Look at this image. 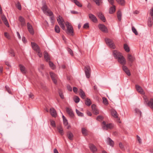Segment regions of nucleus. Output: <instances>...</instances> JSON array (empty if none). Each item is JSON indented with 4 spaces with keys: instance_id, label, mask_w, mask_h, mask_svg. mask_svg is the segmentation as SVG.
<instances>
[{
    "instance_id": "nucleus-1",
    "label": "nucleus",
    "mask_w": 153,
    "mask_h": 153,
    "mask_svg": "<svg viewBox=\"0 0 153 153\" xmlns=\"http://www.w3.org/2000/svg\"><path fill=\"white\" fill-rule=\"evenodd\" d=\"M113 55L115 58L117 59L119 62L121 64L123 65H126V59L120 52L116 50H114L113 51Z\"/></svg>"
},
{
    "instance_id": "nucleus-2",
    "label": "nucleus",
    "mask_w": 153,
    "mask_h": 153,
    "mask_svg": "<svg viewBox=\"0 0 153 153\" xmlns=\"http://www.w3.org/2000/svg\"><path fill=\"white\" fill-rule=\"evenodd\" d=\"M42 9L44 13L46 15L50 16H52L53 15V12L48 9L47 5L45 4L43 5Z\"/></svg>"
},
{
    "instance_id": "nucleus-3",
    "label": "nucleus",
    "mask_w": 153,
    "mask_h": 153,
    "mask_svg": "<svg viewBox=\"0 0 153 153\" xmlns=\"http://www.w3.org/2000/svg\"><path fill=\"white\" fill-rule=\"evenodd\" d=\"M66 25L67 27V33L73 36V35L74 30L72 26L68 22L66 23Z\"/></svg>"
},
{
    "instance_id": "nucleus-4",
    "label": "nucleus",
    "mask_w": 153,
    "mask_h": 153,
    "mask_svg": "<svg viewBox=\"0 0 153 153\" xmlns=\"http://www.w3.org/2000/svg\"><path fill=\"white\" fill-rule=\"evenodd\" d=\"M105 40L107 45L110 48L112 49H114L115 48V45L112 39L108 38H106L105 39Z\"/></svg>"
},
{
    "instance_id": "nucleus-5",
    "label": "nucleus",
    "mask_w": 153,
    "mask_h": 153,
    "mask_svg": "<svg viewBox=\"0 0 153 153\" xmlns=\"http://www.w3.org/2000/svg\"><path fill=\"white\" fill-rule=\"evenodd\" d=\"M85 72L86 77L89 78L90 76L91 73V69L89 66H87L85 68Z\"/></svg>"
},
{
    "instance_id": "nucleus-6",
    "label": "nucleus",
    "mask_w": 153,
    "mask_h": 153,
    "mask_svg": "<svg viewBox=\"0 0 153 153\" xmlns=\"http://www.w3.org/2000/svg\"><path fill=\"white\" fill-rule=\"evenodd\" d=\"M104 125L103 128L104 129L107 130L108 129H111L113 127V125L112 123H109L106 124L105 121H103L102 123Z\"/></svg>"
},
{
    "instance_id": "nucleus-7",
    "label": "nucleus",
    "mask_w": 153,
    "mask_h": 153,
    "mask_svg": "<svg viewBox=\"0 0 153 153\" xmlns=\"http://www.w3.org/2000/svg\"><path fill=\"white\" fill-rule=\"evenodd\" d=\"M50 74L53 82L55 84H56L57 83V75L52 72H50Z\"/></svg>"
},
{
    "instance_id": "nucleus-8",
    "label": "nucleus",
    "mask_w": 153,
    "mask_h": 153,
    "mask_svg": "<svg viewBox=\"0 0 153 153\" xmlns=\"http://www.w3.org/2000/svg\"><path fill=\"white\" fill-rule=\"evenodd\" d=\"M98 27L100 29L102 32L104 33L108 32V29L104 25L100 24L98 25Z\"/></svg>"
},
{
    "instance_id": "nucleus-9",
    "label": "nucleus",
    "mask_w": 153,
    "mask_h": 153,
    "mask_svg": "<svg viewBox=\"0 0 153 153\" xmlns=\"http://www.w3.org/2000/svg\"><path fill=\"white\" fill-rule=\"evenodd\" d=\"M89 18L94 22L97 23V19L96 17L91 13L88 14Z\"/></svg>"
},
{
    "instance_id": "nucleus-10",
    "label": "nucleus",
    "mask_w": 153,
    "mask_h": 153,
    "mask_svg": "<svg viewBox=\"0 0 153 153\" xmlns=\"http://www.w3.org/2000/svg\"><path fill=\"white\" fill-rule=\"evenodd\" d=\"M31 45L33 49L36 51H38L40 49L39 47L35 42H31Z\"/></svg>"
},
{
    "instance_id": "nucleus-11",
    "label": "nucleus",
    "mask_w": 153,
    "mask_h": 153,
    "mask_svg": "<svg viewBox=\"0 0 153 153\" xmlns=\"http://www.w3.org/2000/svg\"><path fill=\"white\" fill-rule=\"evenodd\" d=\"M27 28L29 32L32 34H33L34 33V30L31 25L28 22L27 23Z\"/></svg>"
},
{
    "instance_id": "nucleus-12",
    "label": "nucleus",
    "mask_w": 153,
    "mask_h": 153,
    "mask_svg": "<svg viewBox=\"0 0 153 153\" xmlns=\"http://www.w3.org/2000/svg\"><path fill=\"white\" fill-rule=\"evenodd\" d=\"M135 87L137 91L138 92L142 94H144V92L141 87L138 85H136Z\"/></svg>"
},
{
    "instance_id": "nucleus-13",
    "label": "nucleus",
    "mask_w": 153,
    "mask_h": 153,
    "mask_svg": "<svg viewBox=\"0 0 153 153\" xmlns=\"http://www.w3.org/2000/svg\"><path fill=\"white\" fill-rule=\"evenodd\" d=\"M1 18L4 24L7 27H9V23L6 18V17L4 15H2L1 16Z\"/></svg>"
},
{
    "instance_id": "nucleus-14",
    "label": "nucleus",
    "mask_w": 153,
    "mask_h": 153,
    "mask_svg": "<svg viewBox=\"0 0 153 153\" xmlns=\"http://www.w3.org/2000/svg\"><path fill=\"white\" fill-rule=\"evenodd\" d=\"M122 69L123 71L128 76H130L131 75V73L130 71L126 66L125 65H123L122 66Z\"/></svg>"
},
{
    "instance_id": "nucleus-15",
    "label": "nucleus",
    "mask_w": 153,
    "mask_h": 153,
    "mask_svg": "<svg viewBox=\"0 0 153 153\" xmlns=\"http://www.w3.org/2000/svg\"><path fill=\"white\" fill-rule=\"evenodd\" d=\"M89 148L90 150L93 153H95L97 150L96 147L92 144H90Z\"/></svg>"
},
{
    "instance_id": "nucleus-16",
    "label": "nucleus",
    "mask_w": 153,
    "mask_h": 153,
    "mask_svg": "<svg viewBox=\"0 0 153 153\" xmlns=\"http://www.w3.org/2000/svg\"><path fill=\"white\" fill-rule=\"evenodd\" d=\"M106 142L107 144L113 147L114 146V142L109 137L107 138Z\"/></svg>"
},
{
    "instance_id": "nucleus-17",
    "label": "nucleus",
    "mask_w": 153,
    "mask_h": 153,
    "mask_svg": "<svg viewBox=\"0 0 153 153\" xmlns=\"http://www.w3.org/2000/svg\"><path fill=\"white\" fill-rule=\"evenodd\" d=\"M50 112L52 117H56V116L57 114L56 111L53 108H51L50 109Z\"/></svg>"
},
{
    "instance_id": "nucleus-18",
    "label": "nucleus",
    "mask_w": 153,
    "mask_h": 153,
    "mask_svg": "<svg viewBox=\"0 0 153 153\" xmlns=\"http://www.w3.org/2000/svg\"><path fill=\"white\" fill-rule=\"evenodd\" d=\"M20 69L21 72L23 74H25L26 72V70L25 68L23 65L20 64L19 65Z\"/></svg>"
},
{
    "instance_id": "nucleus-19",
    "label": "nucleus",
    "mask_w": 153,
    "mask_h": 153,
    "mask_svg": "<svg viewBox=\"0 0 153 153\" xmlns=\"http://www.w3.org/2000/svg\"><path fill=\"white\" fill-rule=\"evenodd\" d=\"M97 15L100 19L103 22H105L106 19L104 15L101 12H99L97 13Z\"/></svg>"
},
{
    "instance_id": "nucleus-20",
    "label": "nucleus",
    "mask_w": 153,
    "mask_h": 153,
    "mask_svg": "<svg viewBox=\"0 0 153 153\" xmlns=\"http://www.w3.org/2000/svg\"><path fill=\"white\" fill-rule=\"evenodd\" d=\"M128 59L130 62H132L135 60V58L131 55L128 54Z\"/></svg>"
},
{
    "instance_id": "nucleus-21",
    "label": "nucleus",
    "mask_w": 153,
    "mask_h": 153,
    "mask_svg": "<svg viewBox=\"0 0 153 153\" xmlns=\"http://www.w3.org/2000/svg\"><path fill=\"white\" fill-rule=\"evenodd\" d=\"M66 111L68 113L70 116L73 117L74 116L73 112L71 109L69 108H66Z\"/></svg>"
},
{
    "instance_id": "nucleus-22",
    "label": "nucleus",
    "mask_w": 153,
    "mask_h": 153,
    "mask_svg": "<svg viewBox=\"0 0 153 153\" xmlns=\"http://www.w3.org/2000/svg\"><path fill=\"white\" fill-rule=\"evenodd\" d=\"M19 20L22 26H23L25 25V22L24 19L22 16H20L19 18Z\"/></svg>"
},
{
    "instance_id": "nucleus-23",
    "label": "nucleus",
    "mask_w": 153,
    "mask_h": 153,
    "mask_svg": "<svg viewBox=\"0 0 153 153\" xmlns=\"http://www.w3.org/2000/svg\"><path fill=\"white\" fill-rule=\"evenodd\" d=\"M111 114L112 116L115 118H118L119 120H120V119L118 118V114L117 111L115 110H112L111 111Z\"/></svg>"
},
{
    "instance_id": "nucleus-24",
    "label": "nucleus",
    "mask_w": 153,
    "mask_h": 153,
    "mask_svg": "<svg viewBox=\"0 0 153 153\" xmlns=\"http://www.w3.org/2000/svg\"><path fill=\"white\" fill-rule=\"evenodd\" d=\"M79 94L82 99H84L85 98V93L82 89L79 90Z\"/></svg>"
},
{
    "instance_id": "nucleus-25",
    "label": "nucleus",
    "mask_w": 153,
    "mask_h": 153,
    "mask_svg": "<svg viewBox=\"0 0 153 153\" xmlns=\"http://www.w3.org/2000/svg\"><path fill=\"white\" fill-rule=\"evenodd\" d=\"M147 105L150 108L153 110V99H151L150 101L147 103Z\"/></svg>"
},
{
    "instance_id": "nucleus-26",
    "label": "nucleus",
    "mask_w": 153,
    "mask_h": 153,
    "mask_svg": "<svg viewBox=\"0 0 153 153\" xmlns=\"http://www.w3.org/2000/svg\"><path fill=\"white\" fill-rule=\"evenodd\" d=\"M112 5V7H110L109 9V13L110 14L113 13L115 11V6L114 4Z\"/></svg>"
},
{
    "instance_id": "nucleus-27",
    "label": "nucleus",
    "mask_w": 153,
    "mask_h": 153,
    "mask_svg": "<svg viewBox=\"0 0 153 153\" xmlns=\"http://www.w3.org/2000/svg\"><path fill=\"white\" fill-rule=\"evenodd\" d=\"M44 58L46 61L48 62L50 60V58L49 56L48 53L46 51L44 52Z\"/></svg>"
},
{
    "instance_id": "nucleus-28",
    "label": "nucleus",
    "mask_w": 153,
    "mask_h": 153,
    "mask_svg": "<svg viewBox=\"0 0 153 153\" xmlns=\"http://www.w3.org/2000/svg\"><path fill=\"white\" fill-rule=\"evenodd\" d=\"M57 20L59 25L61 24V23H63V22L64 21L60 15L57 18Z\"/></svg>"
},
{
    "instance_id": "nucleus-29",
    "label": "nucleus",
    "mask_w": 153,
    "mask_h": 153,
    "mask_svg": "<svg viewBox=\"0 0 153 153\" xmlns=\"http://www.w3.org/2000/svg\"><path fill=\"white\" fill-rule=\"evenodd\" d=\"M58 130L59 133L62 135L63 134V130L62 127L61 126H59L57 128Z\"/></svg>"
},
{
    "instance_id": "nucleus-30",
    "label": "nucleus",
    "mask_w": 153,
    "mask_h": 153,
    "mask_svg": "<svg viewBox=\"0 0 153 153\" xmlns=\"http://www.w3.org/2000/svg\"><path fill=\"white\" fill-rule=\"evenodd\" d=\"M118 19L119 21H120L121 20L122 13L120 11H118L117 13Z\"/></svg>"
},
{
    "instance_id": "nucleus-31",
    "label": "nucleus",
    "mask_w": 153,
    "mask_h": 153,
    "mask_svg": "<svg viewBox=\"0 0 153 153\" xmlns=\"http://www.w3.org/2000/svg\"><path fill=\"white\" fill-rule=\"evenodd\" d=\"M152 20H153L152 19V17H149L148 18V25L149 26L151 27L153 23V22Z\"/></svg>"
},
{
    "instance_id": "nucleus-32",
    "label": "nucleus",
    "mask_w": 153,
    "mask_h": 153,
    "mask_svg": "<svg viewBox=\"0 0 153 153\" xmlns=\"http://www.w3.org/2000/svg\"><path fill=\"white\" fill-rule=\"evenodd\" d=\"M85 103L86 105L89 106L91 104V102L90 99L87 98L85 100Z\"/></svg>"
},
{
    "instance_id": "nucleus-33",
    "label": "nucleus",
    "mask_w": 153,
    "mask_h": 153,
    "mask_svg": "<svg viewBox=\"0 0 153 153\" xmlns=\"http://www.w3.org/2000/svg\"><path fill=\"white\" fill-rule=\"evenodd\" d=\"M68 137L69 139L70 140H72L73 137V134L71 132H68Z\"/></svg>"
},
{
    "instance_id": "nucleus-34",
    "label": "nucleus",
    "mask_w": 153,
    "mask_h": 153,
    "mask_svg": "<svg viewBox=\"0 0 153 153\" xmlns=\"http://www.w3.org/2000/svg\"><path fill=\"white\" fill-rule=\"evenodd\" d=\"M124 48L126 52H129V48L126 44H124Z\"/></svg>"
},
{
    "instance_id": "nucleus-35",
    "label": "nucleus",
    "mask_w": 153,
    "mask_h": 153,
    "mask_svg": "<svg viewBox=\"0 0 153 153\" xmlns=\"http://www.w3.org/2000/svg\"><path fill=\"white\" fill-rule=\"evenodd\" d=\"M82 132L84 136H86L87 135V131L84 128H82Z\"/></svg>"
},
{
    "instance_id": "nucleus-36",
    "label": "nucleus",
    "mask_w": 153,
    "mask_h": 153,
    "mask_svg": "<svg viewBox=\"0 0 153 153\" xmlns=\"http://www.w3.org/2000/svg\"><path fill=\"white\" fill-rule=\"evenodd\" d=\"M116 1L121 5H124L125 4V1L124 0H116Z\"/></svg>"
},
{
    "instance_id": "nucleus-37",
    "label": "nucleus",
    "mask_w": 153,
    "mask_h": 153,
    "mask_svg": "<svg viewBox=\"0 0 153 153\" xmlns=\"http://www.w3.org/2000/svg\"><path fill=\"white\" fill-rule=\"evenodd\" d=\"M54 29H55V31L56 33H59L60 32V29L58 25H55V27Z\"/></svg>"
},
{
    "instance_id": "nucleus-38",
    "label": "nucleus",
    "mask_w": 153,
    "mask_h": 153,
    "mask_svg": "<svg viewBox=\"0 0 153 153\" xmlns=\"http://www.w3.org/2000/svg\"><path fill=\"white\" fill-rule=\"evenodd\" d=\"M75 4L79 7H82V5L77 0H73Z\"/></svg>"
},
{
    "instance_id": "nucleus-39",
    "label": "nucleus",
    "mask_w": 153,
    "mask_h": 153,
    "mask_svg": "<svg viewBox=\"0 0 153 153\" xmlns=\"http://www.w3.org/2000/svg\"><path fill=\"white\" fill-rule=\"evenodd\" d=\"M49 62V65L50 66V67L52 69H54L55 68V66L54 65V64L53 63L50 61V60L48 61Z\"/></svg>"
},
{
    "instance_id": "nucleus-40",
    "label": "nucleus",
    "mask_w": 153,
    "mask_h": 153,
    "mask_svg": "<svg viewBox=\"0 0 153 153\" xmlns=\"http://www.w3.org/2000/svg\"><path fill=\"white\" fill-rule=\"evenodd\" d=\"M76 113L78 116L80 117L83 116L84 115L83 114L80 112L77 109H76Z\"/></svg>"
},
{
    "instance_id": "nucleus-41",
    "label": "nucleus",
    "mask_w": 153,
    "mask_h": 153,
    "mask_svg": "<svg viewBox=\"0 0 153 153\" xmlns=\"http://www.w3.org/2000/svg\"><path fill=\"white\" fill-rule=\"evenodd\" d=\"M103 119L104 117L102 116L99 115L97 117L96 120L98 121H100L103 120Z\"/></svg>"
},
{
    "instance_id": "nucleus-42",
    "label": "nucleus",
    "mask_w": 153,
    "mask_h": 153,
    "mask_svg": "<svg viewBox=\"0 0 153 153\" xmlns=\"http://www.w3.org/2000/svg\"><path fill=\"white\" fill-rule=\"evenodd\" d=\"M135 111L136 113L138 114L140 117L141 116V112L138 109L136 108L135 109Z\"/></svg>"
},
{
    "instance_id": "nucleus-43",
    "label": "nucleus",
    "mask_w": 153,
    "mask_h": 153,
    "mask_svg": "<svg viewBox=\"0 0 153 153\" xmlns=\"http://www.w3.org/2000/svg\"><path fill=\"white\" fill-rule=\"evenodd\" d=\"M103 103L105 105H107L108 104V100L105 97L102 98Z\"/></svg>"
},
{
    "instance_id": "nucleus-44",
    "label": "nucleus",
    "mask_w": 153,
    "mask_h": 153,
    "mask_svg": "<svg viewBox=\"0 0 153 153\" xmlns=\"http://www.w3.org/2000/svg\"><path fill=\"white\" fill-rule=\"evenodd\" d=\"M67 51L72 56H73L74 55V54L73 53V52L71 50V49L69 48H67Z\"/></svg>"
},
{
    "instance_id": "nucleus-45",
    "label": "nucleus",
    "mask_w": 153,
    "mask_h": 153,
    "mask_svg": "<svg viewBox=\"0 0 153 153\" xmlns=\"http://www.w3.org/2000/svg\"><path fill=\"white\" fill-rule=\"evenodd\" d=\"M79 98L78 96H75L74 99V100L75 102L76 103H78L79 101Z\"/></svg>"
},
{
    "instance_id": "nucleus-46",
    "label": "nucleus",
    "mask_w": 153,
    "mask_h": 153,
    "mask_svg": "<svg viewBox=\"0 0 153 153\" xmlns=\"http://www.w3.org/2000/svg\"><path fill=\"white\" fill-rule=\"evenodd\" d=\"M132 30L133 32L134 33V34L137 35L138 34V33L137 32L136 29L134 27H132Z\"/></svg>"
},
{
    "instance_id": "nucleus-47",
    "label": "nucleus",
    "mask_w": 153,
    "mask_h": 153,
    "mask_svg": "<svg viewBox=\"0 0 153 153\" xmlns=\"http://www.w3.org/2000/svg\"><path fill=\"white\" fill-rule=\"evenodd\" d=\"M149 15L152 17V19L153 20V8H152L150 10Z\"/></svg>"
},
{
    "instance_id": "nucleus-48",
    "label": "nucleus",
    "mask_w": 153,
    "mask_h": 153,
    "mask_svg": "<svg viewBox=\"0 0 153 153\" xmlns=\"http://www.w3.org/2000/svg\"><path fill=\"white\" fill-rule=\"evenodd\" d=\"M59 94L60 97L62 99H63L64 98V95L63 94V93L61 90H59Z\"/></svg>"
},
{
    "instance_id": "nucleus-49",
    "label": "nucleus",
    "mask_w": 153,
    "mask_h": 153,
    "mask_svg": "<svg viewBox=\"0 0 153 153\" xmlns=\"http://www.w3.org/2000/svg\"><path fill=\"white\" fill-rule=\"evenodd\" d=\"M4 35L5 37H6L8 39H10V35L7 33L5 32L4 33Z\"/></svg>"
},
{
    "instance_id": "nucleus-50",
    "label": "nucleus",
    "mask_w": 153,
    "mask_h": 153,
    "mask_svg": "<svg viewBox=\"0 0 153 153\" xmlns=\"http://www.w3.org/2000/svg\"><path fill=\"white\" fill-rule=\"evenodd\" d=\"M16 7H17V8L19 10H21V6L19 2H18L17 4H16Z\"/></svg>"
},
{
    "instance_id": "nucleus-51",
    "label": "nucleus",
    "mask_w": 153,
    "mask_h": 153,
    "mask_svg": "<svg viewBox=\"0 0 153 153\" xmlns=\"http://www.w3.org/2000/svg\"><path fill=\"white\" fill-rule=\"evenodd\" d=\"M50 121L51 126L53 127H55L56 124L55 122L52 120H50Z\"/></svg>"
},
{
    "instance_id": "nucleus-52",
    "label": "nucleus",
    "mask_w": 153,
    "mask_h": 153,
    "mask_svg": "<svg viewBox=\"0 0 153 153\" xmlns=\"http://www.w3.org/2000/svg\"><path fill=\"white\" fill-rule=\"evenodd\" d=\"M50 19L51 23L52 24H54V18L53 16H51L50 17Z\"/></svg>"
},
{
    "instance_id": "nucleus-53",
    "label": "nucleus",
    "mask_w": 153,
    "mask_h": 153,
    "mask_svg": "<svg viewBox=\"0 0 153 153\" xmlns=\"http://www.w3.org/2000/svg\"><path fill=\"white\" fill-rule=\"evenodd\" d=\"M9 53L10 54H11L12 56H15V54L13 50L12 49H11L10 50Z\"/></svg>"
},
{
    "instance_id": "nucleus-54",
    "label": "nucleus",
    "mask_w": 153,
    "mask_h": 153,
    "mask_svg": "<svg viewBox=\"0 0 153 153\" xmlns=\"http://www.w3.org/2000/svg\"><path fill=\"white\" fill-rule=\"evenodd\" d=\"M119 146L120 148L122 149L123 150L124 149V147L123 145L122 144V143H119Z\"/></svg>"
},
{
    "instance_id": "nucleus-55",
    "label": "nucleus",
    "mask_w": 153,
    "mask_h": 153,
    "mask_svg": "<svg viewBox=\"0 0 153 153\" xmlns=\"http://www.w3.org/2000/svg\"><path fill=\"white\" fill-rule=\"evenodd\" d=\"M67 89L69 91H72V87L69 85H68L67 86Z\"/></svg>"
},
{
    "instance_id": "nucleus-56",
    "label": "nucleus",
    "mask_w": 153,
    "mask_h": 153,
    "mask_svg": "<svg viewBox=\"0 0 153 153\" xmlns=\"http://www.w3.org/2000/svg\"><path fill=\"white\" fill-rule=\"evenodd\" d=\"M63 124L65 126H66L68 125V121L66 119L63 120Z\"/></svg>"
},
{
    "instance_id": "nucleus-57",
    "label": "nucleus",
    "mask_w": 153,
    "mask_h": 153,
    "mask_svg": "<svg viewBox=\"0 0 153 153\" xmlns=\"http://www.w3.org/2000/svg\"><path fill=\"white\" fill-rule=\"evenodd\" d=\"M93 1L98 6H99L100 5V0H93Z\"/></svg>"
},
{
    "instance_id": "nucleus-58",
    "label": "nucleus",
    "mask_w": 153,
    "mask_h": 153,
    "mask_svg": "<svg viewBox=\"0 0 153 153\" xmlns=\"http://www.w3.org/2000/svg\"><path fill=\"white\" fill-rule=\"evenodd\" d=\"M83 27L85 28H86L89 27V26L88 23H86L84 24L83 26Z\"/></svg>"
},
{
    "instance_id": "nucleus-59",
    "label": "nucleus",
    "mask_w": 153,
    "mask_h": 153,
    "mask_svg": "<svg viewBox=\"0 0 153 153\" xmlns=\"http://www.w3.org/2000/svg\"><path fill=\"white\" fill-rule=\"evenodd\" d=\"M5 88L6 89V90L7 91V92L9 93V94H11V92L10 90V89L8 87H7L6 86H5Z\"/></svg>"
},
{
    "instance_id": "nucleus-60",
    "label": "nucleus",
    "mask_w": 153,
    "mask_h": 153,
    "mask_svg": "<svg viewBox=\"0 0 153 153\" xmlns=\"http://www.w3.org/2000/svg\"><path fill=\"white\" fill-rule=\"evenodd\" d=\"M108 1L110 4H111V5L114 4V0H108Z\"/></svg>"
},
{
    "instance_id": "nucleus-61",
    "label": "nucleus",
    "mask_w": 153,
    "mask_h": 153,
    "mask_svg": "<svg viewBox=\"0 0 153 153\" xmlns=\"http://www.w3.org/2000/svg\"><path fill=\"white\" fill-rule=\"evenodd\" d=\"M93 112L96 115H97L99 113V111L97 109H95V110L93 111Z\"/></svg>"
},
{
    "instance_id": "nucleus-62",
    "label": "nucleus",
    "mask_w": 153,
    "mask_h": 153,
    "mask_svg": "<svg viewBox=\"0 0 153 153\" xmlns=\"http://www.w3.org/2000/svg\"><path fill=\"white\" fill-rule=\"evenodd\" d=\"M144 100L145 102H147L148 101V100L147 97L146 96H144L143 97Z\"/></svg>"
},
{
    "instance_id": "nucleus-63",
    "label": "nucleus",
    "mask_w": 153,
    "mask_h": 153,
    "mask_svg": "<svg viewBox=\"0 0 153 153\" xmlns=\"http://www.w3.org/2000/svg\"><path fill=\"white\" fill-rule=\"evenodd\" d=\"M59 25L63 30H64L65 29V27L63 23H61V24Z\"/></svg>"
},
{
    "instance_id": "nucleus-64",
    "label": "nucleus",
    "mask_w": 153,
    "mask_h": 153,
    "mask_svg": "<svg viewBox=\"0 0 153 153\" xmlns=\"http://www.w3.org/2000/svg\"><path fill=\"white\" fill-rule=\"evenodd\" d=\"M91 108H92L93 111L95 110V109H96V105L94 104H93L92 105Z\"/></svg>"
}]
</instances>
